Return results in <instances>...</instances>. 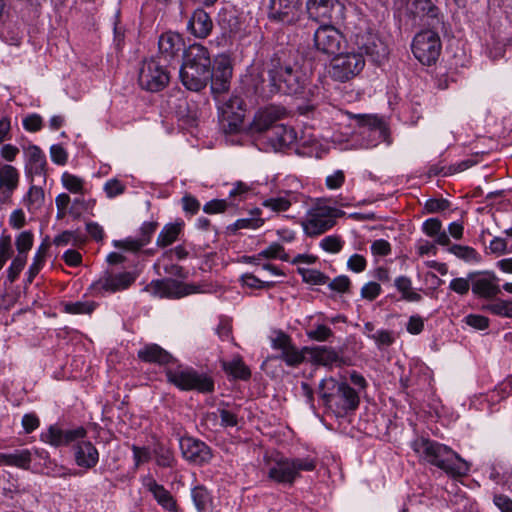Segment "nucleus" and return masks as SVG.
Here are the masks:
<instances>
[{
    "label": "nucleus",
    "instance_id": "f257e3e1",
    "mask_svg": "<svg viewBox=\"0 0 512 512\" xmlns=\"http://www.w3.org/2000/svg\"><path fill=\"white\" fill-rule=\"evenodd\" d=\"M412 448L420 458L452 477L464 476L469 471L468 463L444 444L427 438H417L412 442Z\"/></svg>",
    "mask_w": 512,
    "mask_h": 512
},
{
    "label": "nucleus",
    "instance_id": "f03ea898",
    "mask_svg": "<svg viewBox=\"0 0 512 512\" xmlns=\"http://www.w3.org/2000/svg\"><path fill=\"white\" fill-rule=\"evenodd\" d=\"M318 394L325 407L336 416H344L355 411L360 403L358 393L345 381H337L333 377L322 379L318 386Z\"/></svg>",
    "mask_w": 512,
    "mask_h": 512
},
{
    "label": "nucleus",
    "instance_id": "7ed1b4c3",
    "mask_svg": "<svg viewBox=\"0 0 512 512\" xmlns=\"http://www.w3.org/2000/svg\"><path fill=\"white\" fill-rule=\"evenodd\" d=\"M317 460L313 457H280L268 463L269 480L285 486H292L301 477L302 472L316 469Z\"/></svg>",
    "mask_w": 512,
    "mask_h": 512
},
{
    "label": "nucleus",
    "instance_id": "20e7f679",
    "mask_svg": "<svg viewBox=\"0 0 512 512\" xmlns=\"http://www.w3.org/2000/svg\"><path fill=\"white\" fill-rule=\"evenodd\" d=\"M165 375L170 384L182 391L197 390L201 393H209L214 390L212 379L191 367L179 365L175 368H167Z\"/></svg>",
    "mask_w": 512,
    "mask_h": 512
},
{
    "label": "nucleus",
    "instance_id": "39448f33",
    "mask_svg": "<svg viewBox=\"0 0 512 512\" xmlns=\"http://www.w3.org/2000/svg\"><path fill=\"white\" fill-rule=\"evenodd\" d=\"M170 81V73L161 58L144 59L138 71V83L144 90L158 92L163 90Z\"/></svg>",
    "mask_w": 512,
    "mask_h": 512
},
{
    "label": "nucleus",
    "instance_id": "423d86ee",
    "mask_svg": "<svg viewBox=\"0 0 512 512\" xmlns=\"http://www.w3.org/2000/svg\"><path fill=\"white\" fill-rule=\"evenodd\" d=\"M273 81L279 86V93L296 95L302 93L306 76L296 65L284 64L280 61H272Z\"/></svg>",
    "mask_w": 512,
    "mask_h": 512
},
{
    "label": "nucleus",
    "instance_id": "0eeeda50",
    "mask_svg": "<svg viewBox=\"0 0 512 512\" xmlns=\"http://www.w3.org/2000/svg\"><path fill=\"white\" fill-rule=\"evenodd\" d=\"M365 60L363 54L356 52L337 53L334 55L328 74L332 79L339 82H346L357 76L364 68Z\"/></svg>",
    "mask_w": 512,
    "mask_h": 512
},
{
    "label": "nucleus",
    "instance_id": "6e6552de",
    "mask_svg": "<svg viewBox=\"0 0 512 512\" xmlns=\"http://www.w3.org/2000/svg\"><path fill=\"white\" fill-rule=\"evenodd\" d=\"M358 134L361 137V147L373 148L388 140V129L384 122L372 115H355Z\"/></svg>",
    "mask_w": 512,
    "mask_h": 512
},
{
    "label": "nucleus",
    "instance_id": "1a4fd4ad",
    "mask_svg": "<svg viewBox=\"0 0 512 512\" xmlns=\"http://www.w3.org/2000/svg\"><path fill=\"white\" fill-rule=\"evenodd\" d=\"M441 51L439 35L433 30H424L415 35L412 42L414 56L424 65L436 62Z\"/></svg>",
    "mask_w": 512,
    "mask_h": 512
},
{
    "label": "nucleus",
    "instance_id": "9d476101",
    "mask_svg": "<svg viewBox=\"0 0 512 512\" xmlns=\"http://www.w3.org/2000/svg\"><path fill=\"white\" fill-rule=\"evenodd\" d=\"M271 347L280 352L276 358L285 362L287 366L297 367L305 360V347L302 350L298 349L290 336L282 331L276 332L271 338Z\"/></svg>",
    "mask_w": 512,
    "mask_h": 512
},
{
    "label": "nucleus",
    "instance_id": "9b49d317",
    "mask_svg": "<svg viewBox=\"0 0 512 512\" xmlns=\"http://www.w3.org/2000/svg\"><path fill=\"white\" fill-rule=\"evenodd\" d=\"M136 277L131 272H104L98 280L92 283L91 289L97 295L112 294L127 289Z\"/></svg>",
    "mask_w": 512,
    "mask_h": 512
},
{
    "label": "nucleus",
    "instance_id": "f8f14e48",
    "mask_svg": "<svg viewBox=\"0 0 512 512\" xmlns=\"http://www.w3.org/2000/svg\"><path fill=\"white\" fill-rule=\"evenodd\" d=\"M355 43L360 53L366 54L375 64H382L389 55L387 44L375 33H360L356 35Z\"/></svg>",
    "mask_w": 512,
    "mask_h": 512
},
{
    "label": "nucleus",
    "instance_id": "ddd939ff",
    "mask_svg": "<svg viewBox=\"0 0 512 512\" xmlns=\"http://www.w3.org/2000/svg\"><path fill=\"white\" fill-rule=\"evenodd\" d=\"M302 0H270L269 19L283 24H294L302 14Z\"/></svg>",
    "mask_w": 512,
    "mask_h": 512
},
{
    "label": "nucleus",
    "instance_id": "4468645a",
    "mask_svg": "<svg viewBox=\"0 0 512 512\" xmlns=\"http://www.w3.org/2000/svg\"><path fill=\"white\" fill-rule=\"evenodd\" d=\"M337 210L319 207L314 209L303 223V229L308 236H318L331 229L336 221Z\"/></svg>",
    "mask_w": 512,
    "mask_h": 512
},
{
    "label": "nucleus",
    "instance_id": "2eb2a0df",
    "mask_svg": "<svg viewBox=\"0 0 512 512\" xmlns=\"http://www.w3.org/2000/svg\"><path fill=\"white\" fill-rule=\"evenodd\" d=\"M343 42V35L332 25H322L314 33L316 50L326 55H336Z\"/></svg>",
    "mask_w": 512,
    "mask_h": 512
},
{
    "label": "nucleus",
    "instance_id": "dca6fc26",
    "mask_svg": "<svg viewBox=\"0 0 512 512\" xmlns=\"http://www.w3.org/2000/svg\"><path fill=\"white\" fill-rule=\"evenodd\" d=\"M154 293L161 298L179 299L194 293H202L199 285L187 284L167 278L153 282Z\"/></svg>",
    "mask_w": 512,
    "mask_h": 512
},
{
    "label": "nucleus",
    "instance_id": "f3484780",
    "mask_svg": "<svg viewBox=\"0 0 512 512\" xmlns=\"http://www.w3.org/2000/svg\"><path fill=\"white\" fill-rule=\"evenodd\" d=\"M87 431L83 427L62 429L58 425H51L40 435L41 441L54 447L67 446L75 441L86 438Z\"/></svg>",
    "mask_w": 512,
    "mask_h": 512
},
{
    "label": "nucleus",
    "instance_id": "a211bd4d",
    "mask_svg": "<svg viewBox=\"0 0 512 512\" xmlns=\"http://www.w3.org/2000/svg\"><path fill=\"white\" fill-rule=\"evenodd\" d=\"M214 63V67H211V77H209L211 91L214 95H221L230 87L232 66L229 58L225 55L218 56Z\"/></svg>",
    "mask_w": 512,
    "mask_h": 512
},
{
    "label": "nucleus",
    "instance_id": "6ab92c4d",
    "mask_svg": "<svg viewBox=\"0 0 512 512\" xmlns=\"http://www.w3.org/2000/svg\"><path fill=\"white\" fill-rule=\"evenodd\" d=\"M179 445L183 457L195 465L208 463L212 457L211 449L201 440L192 437H182Z\"/></svg>",
    "mask_w": 512,
    "mask_h": 512
},
{
    "label": "nucleus",
    "instance_id": "aec40b11",
    "mask_svg": "<svg viewBox=\"0 0 512 512\" xmlns=\"http://www.w3.org/2000/svg\"><path fill=\"white\" fill-rule=\"evenodd\" d=\"M472 292L481 298H493L500 293L499 279L493 272H471Z\"/></svg>",
    "mask_w": 512,
    "mask_h": 512
},
{
    "label": "nucleus",
    "instance_id": "412c9836",
    "mask_svg": "<svg viewBox=\"0 0 512 512\" xmlns=\"http://www.w3.org/2000/svg\"><path fill=\"white\" fill-rule=\"evenodd\" d=\"M244 101L239 96H231L228 100L224 101L221 109L223 121L226 132H237L243 122L244 118Z\"/></svg>",
    "mask_w": 512,
    "mask_h": 512
},
{
    "label": "nucleus",
    "instance_id": "4be33fe9",
    "mask_svg": "<svg viewBox=\"0 0 512 512\" xmlns=\"http://www.w3.org/2000/svg\"><path fill=\"white\" fill-rule=\"evenodd\" d=\"M309 353L311 361L317 365H321L332 369L333 367H342L346 365V361L340 350L331 346H315L305 347Z\"/></svg>",
    "mask_w": 512,
    "mask_h": 512
},
{
    "label": "nucleus",
    "instance_id": "5701e85b",
    "mask_svg": "<svg viewBox=\"0 0 512 512\" xmlns=\"http://www.w3.org/2000/svg\"><path fill=\"white\" fill-rule=\"evenodd\" d=\"M179 77L181 83L186 89L198 92L206 87L209 82V77H211V73L182 63L179 70Z\"/></svg>",
    "mask_w": 512,
    "mask_h": 512
},
{
    "label": "nucleus",
    "instance_id": "b1692460",
    "mask_svg": "<svg viewBox=\"0 0 512 512\" xmlns=\"http://www.w3.org/2000/svg\"><path fill=\"white\" fill-rule=\"evenodd\" d=\"M19 171L10 164L0 165V202L7 203L19 186Z\"/></svg>",
    "mask_w": 512,
    "mask_h": 512
},
{
    "label": "nucleus",
    "instance_id": "393cba45",
    "mask_svg": "<svg viewBox=\"0 0 512 512\" xmlns=\"http://www.w3.org/2000/svg\"><path fill=\"white\" fill-rule=\"evenodd\" d=\"M158 227V223L144 222L140 227V235L137 238L128 237L125 240H115L113 245L116 248H122L125 250L136 252L142 247L146 246L151 241V237Z\"/></svg>",
    "mask_w": 512,
    "mask_h": 512
},
{
    "label": "nucleus",
    "instance_id": "a878e982",
    "mask_svg": "<svg viewBox=\"0 0 512 512\" xmlns=\"http://www.w3.org/2000/svg\"><path fill=\"white\" fill-rule=\"evenodd\" d=\"M75 462L79 467L91 469L95 467L99 461V453L92 442L85 438L73 443Z\"/></svg>",
    "mask_w": 512,
    "mask_h": 512
},
{
    "label": "nucleus",
    "instance_id": "bb28decb",
    "mask_svg": "<svg viewBox=\"0 0 512 512\" xmlns=\"http://www.w3.org/2000/svg\"><path fill=\"white\" fill-rule=\"evenodd\" d=\"M183 63L211 73L212 61L209 50L202 44L190 45L183 54Z\"/></svg>",
    "mask_w": 512,
    "mask_h": 512
},
{
    "label": "nucleus",
    "instance_id": "cd10ccee",
    "mask_svg": "<svg viewBox=\"0 0 512 512\" xmlns=\"http://www.w3.org/2000/svg\"><path fill=\"white\" fill-rule=\"evenodd\" d=\"M143 485L163 509L170 512H177L178 506L176 500L163 485L158 484L151 476H147L143 479Z\"/></svg>",
    "mask_w": 512,
    "mask_h": 512
},
{
    "label": "nucleus",
    "instance_id": "c85d7f7f",
    "mask_svg": "<svg viewBox=\"0 0 512 512\" xmlns=\"http://www.w3.org/2000/svg\"><path fill=\"white\" fill-rule=\"evenodd\" d=\"M283 115L284 109L282 108L276 106L266 107L256 113L251 129L254 132L269 133L271 128L276 125L275 122L281 119Z\"/></svg>",
    "mask_w": 512,
    "mask_h": 512
},
{
    "label": "nucleus",
    "instance_id": "c756f323",
    "mask_svg": "<svg viewBox=\"0 0 512 512\" xmlns=\"http://www.w3.org/2000/svg\"><path fill=\"white\" fill-rule=\"evenodd\" d=\"M249 85L254 94L262 99H269L274 94L279 93V86L273 81V67L268 70V79L264 78L263 73L251 74Z\"/></svg>",
    "mask_w": 512,
    "mask_h": 512
},
{
    "label": "nucleus",
    "instance_id": "7c9ffc66",
    "mask_svg": "<svg viewBox=\"0 0 512 512\" xmlns=\"http://www.w3.org/2000/svg\"><path fill=\"white\" fill-rule=\"evenodd\" d=\"M184 46L183 38L180 34L174 32H166L159 37L158 48L162 55L161 61L168 62L176 56Z\"/></svg>",
    "mask_w": 512,
    "mask_h": 512
},
{
    "label": "nucleus",
    "instance_id": "2f4dec72",
    "mask_svg": "<svg viewBox=\"0 0 512 512\" xmlns=\"http://www.w3.org/2000/svg\"><path fill=\"white\" fill-rule=\"evenodd\" d=\"M188 30L198 38H206L212 31L213 22L206 11L197 8L187 24Z\"/></svg>",
    "mask_w": 512,
    "mask_h": 512
},
{
    "label": "nucleus",
    "instance_id": "473e14b6",
    "mask_svg": "<svg viewBox=\"0 0 512 512\" xmlns=\"http://www.w3.org/2000/svg\"><path fill=\"white\" fill-rule=\"evenodd\" d=\"M26 169L29 174L43 175L47 165L46 156L36 145H30L24 149Z\"/></svg>",
    "mask_w": 512,
    "mask_h": 512
},
{
    "label": "nucleus",
    "instance_id": "72a5a7b5",
    "mask_svg": "<svg viewBox=\"0 0 512 512\" xmlns=\"http://www.w3.org/2000/svg\"><path fill=\"white\" fill-rule=\"evenodd\" d=\"M268 139L275 150L288 147L296 140V132L293 128L287 127L283 124L275 125L268 133Z\"/></svg>",
    "mask_w": 512,
    "mask_h": 512
},
{
    "label": "nucleus",
    "instance_id": "f704fd0d",
    "mask_svg": "<svg viewBox=\"0 0 512 512\" xmlns=\"http://www.w3.org/2000/svg\"><path fill=\"white\" fill-rule=\"evenodd\" d=\"M138 358L144 362L156 363L159 365H166L171 363L173 356L157 344H148L141 348L138 353Z\"/></svg>",
    "mask_w": 512,
    "mask_h": 512
},
{
    "label": "nucleus",
    "instance_id": "c9c22d12",
    "mask_svg": "<svg viewBox=\"0 0 512 512\" xmlns=\"http://www.w3.org/2000/svg\"><path fill=\"white\" fill-rule=\"evenodd\" d=\"M298 202V194L293 191H283L277 196H272L262 202L264 208L275 213L286 212L293 203Z\"/></svg>",
    "mask_w": 512,
    "mask_h": 512
},
{
    "label": "nucleus",
    "instance_id": "e433bc0d",
    "mask_svg": "<svg viewBox=\"0 0 512 512\" xmlns=\"http://www.w3.org/2000/svg\"><path fill=\"white\" fill-rule=\"evenodd\" d=\"M338 5V0H307L306 2L308 14L315 20L332 18V11Z\"/></svg>",
    "mask_w": 512,
    "mask_h": 512
},
{
    "label": "nucleus",
    "instance_id": "4c0bfd02",
    "mask_svg": "<svg viewBox=\"0 0 512 512\" xmlns=\"http://www.w3.org/2000/svg\"><path fill=\"white\" fill-rule=\"evenodd\" d=\"M410 10L416 16L430 19L429 25H435L440 22L439 8L431 0H413Z\"/></svg>",
    "mask_w": 512,
    "mask_h": 512
},
{
    "label": "nucleus",
    "instance_id": "58836bf2",
    "mask_svg": "<svg viewBox=\"0 0 512 512\" xmlns=\"http://www.w3.org/2000/svg\"><path fill=\"white\" fill-rule=\"evenodd\" d=\"M423 232L434 238L436 244L441 246H448L450 238L445 230L442 229V223L438 218H429L422 225Z\"/></svg>",
    "mask_w": 512,
    "mask_h": 512
},
{
    "label": "nucleus",
    "instance_id": "ea45409f",
    "mask_svg": "<svg viewBox=\"0 0 512 512\" xmlns=\"http://www.w3.org/2000/svg\"><path fill=\"white\" fill-rule=\"evenodd\" d=\"M191 498L197 512H212L213 497L210 491L203 485H197L191 490Z\"/></svg>",
    "mask_w": 512,
    "mask_h": 512
},
{
    "label": "nucleus",
    "instance_id": "a19ab883",
    "mask_svg": "<svg viewBox=\"0 0 512 512\" xmlns=\"http://www.w3.org/2000/svg\"><path fill=\"white\" fill-rule=\"evenodd\" d=\"M32 461L28 449L16 450L13 453H0V464L27 469Z\"/></svg>",
    "mask_w": 512,
    "mask_h": 512
},
{
    "label": "nucleus",
    "instance_id": "79ce46f5",
    "mask_svg": "<svg viewBox=\"0 0 512 512\" xmlns=\"http://www.w3.org/2000/svg\"><path fill=\"white\" fill-rule=\"evenodd\" d=\"M183 222L166 224L159 233L156 244L159 247H167L175 242L182 230Z\"/></svg>",
    "mask_w": 512,
    "mask_h": 512
},
{
    "label": "nucleus",
    "instance_id": "37998d69",
    "mask_svg": "<svg viewBox=\"0 0 512 512\" xmlns=\"http://www.w3.org/2000/svg\"><path fill=\"white\" fill-rule=\"evenodd\" d=\"M44 200L45 195L43 189L41 187L32 185L25 195L23 202L28 211L34 214L42 208Z\"/></svg>",
    "mask_w": 512,
    "mask_h": 512
},
{
    "label": "nucleus",
    "instance_id": "c03bdc74",
    "mask_svg": "<svg viewBox=\"0 0 512 512\" xmlns=\"http://www.w3.org/2000/svg\"><path fill=\"white\" fill-rule=\"evenodd\" d=\"M394 285L401 293V298L407 302H419L422 296L413 290L412 281L407 276H399L395 279Z\"/></svg>",
    "mask_w": 512,
    "mask_h": 512
},
{
    "label": "nucleus",
    "instance_id": "a18cd8bd",
    "mask_svg": "<svg viewBox=\"0 0 512 512\" xmlns=\"http://www.w3.org/2000/svg\"><path fill=\"white\" fill-rule=\"evenodd\" d=\"M222 367L226 373L236 379L247 380L251 375L249 368L240 357L234 358L231 361H223Z\"/></svg>",
    "mask_w": 512,
    "mask_h": 512
},
{
    "label": "nucleus",
    "instance_id": "49530a36",
    "mask_svg": "<svg viewBox=\"0 0 512 512\" xmlns=\"http://www.w3.org/2000/svg\"><path fill=\"white\" fill-rule=\"evenodd\" d=\"M448 251L467 263L477 264L481 261V255L470 246L454 244Z\"/></svg>",
    "mask_w": 512,
    "mask_h": 512
},
{
    "label": "nucleus",
    "instance_id": "de8ad7c7",
    "mask_svg": "<svg viewBox=\"0 0 512 512\" xmlns=\"http://www.w3.org/2000/svg\"><path fill=\"white\" fill-rule=\"evenodd\" d=\"M47 247L42 244L37 249L34 257L33 262L29 266L28 272H27V283L31 284L36 277V275L39 273V271L42 269L45 257H46Z\"/></svg>",
    "mask_w": 512,
    "mask_h": 512
},
{
    "label": "nucleus",
    "instance_id": "09e8293b",
    "mask_svg": "<svg viewBox=\"0 0 512 512\" xmlns=\"http://www.w3.org/2000/svg\"><path fill=\"white\" fill-rule=\"evenodd\" d=\"M61 183L63 187L71 193L84 194L85 192L84 179L69 172H64L61 175Z\"/></svg>",
    "mask_w": 512,
    "mask_h": 512
},
{
    "label": "nucleus",
    "instance_id": "8fccbe9b",
    "mask_svg": "<svg viewBox=\"0 0 512 512\" xmlns=\"http://www.w3.org/2000/svg\"><path fill=\"white\" fill-rule=\"evenodd\" d=\"M297 272L301 275L304 282L313 284V285H323L326 284L329 278L316 269H308L299 267Z\"/></svg>",
    "mask_w": 512,
    "mask_h": 512
},
{
    "label": "nucleus",
    "instance_id": "3c124183",
    "mask_svg": "<svg viewBox=\"0 0 512 512\" xmlns=\"http://www.w3.org/2000/svg\"><path fill=\"white\" fill-rule=\"evenodd\" d=\"M260 256L263 259H279L285 262H289V255L285 252L284 247L277 242L271 243L267 248L260 252Z\"/></svg>",
    "mask_w": 512,
    "mask_h": 512
},
{
    "label": "nucleus",
    "instance_id": "603ef678",
    "mask_svg": "<svg viewBox=\"0 0 512 512\" xmlns=\"http://www.w3.org/2000/svg\"><path fill=\"white\" fill-rule=\"evenodd\" d=\"M306 335L310 340L324 342L333 336V331L325 324H316L314 328L307 330Z\"/></svg>",
    "mask_w": 512,
    "mask_h": 512
},
{
    "label": "nucleus",
    "instance_id": "864d4df0",
    "mask_svg": "<svg viewBox=\"0 0 512 512\" xmlns=\"http://www.w3.org/2000/svg\"><path fill=\"white\" fill-rule=\"evenodd\" d=\"M486 309L494 315L512 318V301L499 299L488 304Z\"/></svg>",
    "mask_w": 512,
    "mask_h": 512
},
{
    "label": "nucleus",
    "instance_id": "5fc2aeb1",
    "mask_svg": "<svg viewBox=\"0 0 512 512\" xmlns=\"http://www.w3.org/2000/svg\"><path fill=\"white\" fill-rule=\"evenodd\" d=\"M34 241V235L31 231L21 232L15 240V246L18 251V255H26L32 248Z\"/></svg>",
    "mask_w": 512,
    "mask_h": 512
},
{
    "label": "nucleus",
    "instance_id": "6e6d98bb",
    "mask_svg": "<svg viewBox=\"0 0 512 512\" xmlns=\"http://www.w3.org/2000/svg\"><path fill=\"white\" fill-rule=\"evenodd\" d=\"M27 256L17 255L11 262L7 270V280L10 284L16 281L19 274L26 265Z\"/></svg>",
    "mask_w": 512,
    "mask_h": 512
},
{
    "label": "nucleus",
    "instance_id": "4d7b16f0",
    "mask_svg": "<svg viewBox=\"0 0 512 512\" xmlns=\"http://www.w3.org/2000/svg\"><path fill=\"white\" fill-rule=\"evenodd\" d=\"M95 309V304L89 301L70 302L64 305V310L70 314H91Z\"/></svg>",
    "mask_w": 512,
    "mask_h": 512
},
{
    "label": "nucleus",
    "instance_id": "13d9d810",
    "mask_svg": "<svg viewBox=\"0 0 512 512\" xmlns=\"http://www.w3.org/2000/svg\"><path fill=\"white\" fill-rule=\"evenodd\" d=\"M217 415L220 416L219 426L223 428L235 427L238 425V415L233 410L218 407Z\"/></svg>",
    "mask_w": 512,
    "mask_h": 512
},
{
    "label": "nucleus",
    "instance_id": "bf43d9fd",
    "mask_svg": "<svg viewBox=\"0 0 512 512\" xmlns=\"http://www.w3.org/2000/svg\"><path fill=\"white\" fill-rule=\"evenodd\" d=\"M320 247L329 253H338L343 247V241L339 236L330 235L320 241Z\"/></svg>",
    "mask_w": 512,
    "mask_h": 512
},
{
    "label": "nucleus",
    "instance_id": "052dcab7",
    "mask_svg": "<svg viewBox=\"0 0 512 512\" xmlns=\"http://www.w3.org/2000/svg\"><path fill=\"white\" fill-rule=\"evenodd\" d=\"M264 224V220L259 217H249V218H242L238 219L234 222V224L231 226V229L236 231L239 229H257L261 227Z\"/></svg>",
    "mask_w": 512,
    "mask_h": 512
},
{
    "label": "nucleus",
    "instance_id": "680f3d73",
    "mask_svg": "<svg viewBox=\"0 0 512 512\" xmlns=\"http://www.w3.org/2000/svg\"><path fill=\"white\" fill-rule=\"evenodd\" d=\"M103 189H104V192L106 193V196L111 199V198H114L116 196L123 194L125 192L126 187L120 180L113 178V179H109L104 184Z\"/></svg>",
    "mask_w": 512,
    "mask_h": 512
},
{
    "label": "nucleus",
    "instance_id": "e2e57ef3",
    "mask_svg": "<svg viewBox=\"0 0 512 512\" xmlns=\"http://www.w3.org/2000/svg\"><path fill=\"white\" fill-rule=\"evenodd\" d=\"M11 237L8 235L0 236V270L4 267L7 260L12 256Z\"/></svg>",
    "mask_w": 512,
    "mask_h": 512
},
{
    "label": "nucleus",
    "instance_id": "0e129e2a",
    "mask_svg": "<svg viewBox=\"0 0 512 512\" xmlns=\"http://www.w3.org/2000/svg\"><path fill=\"white\" fill-rule=\"evenodd\" d=\"M241 281L243 285L254 288V289H264V288H271L274 283L269 281H262L258 277H256L253 274L246 273L241 276Z\"/></svg>",
    "mask_w": 512,
    "mask_h": 512
},
{
    "label": "nucleus",
    "instance_id": "69168bd1",
    "mask_svg": "<svg viewBox=\"0 0 512 512\" xmlns=\"http://www.w3.org/2000/svg\"><path fill=\"white\" fill-rule=\"evenodd\" d=\"M471 280L470 273L467 275V278L459 277L451 280L449 284V289L454 291L459 295H466L470 289Z\"/></svg>",
    "mask_w": 512,
    "mask_h": 512
},
{
    "label": "nucleus",
    "instance_id": "338daca9",
    "mask_svg": "<svg viewBox=\"0 0 512 512\" xmlns=\"http://www.w3.org/2000/svg\"><path fill=\"white\" fill-rule=\"evenodd\" d=\"M381 291L382 288L379 283L370 281L363 285L360 294L363 299L373 301L380 295Z\"/></svg>",
    "mask_w": 512,
    "mask_h": 512
},
{
    "label": "nucleus",
    "instance_id": "774afa93",
    "mask_svg": "<svg viewBox=\"0 0 512 512\" xmlns=\"http://www.w3.org/2000/svg\"><path fill=\"white\" fill-rule=\"evenodd\" d=\"M367 267V260L363 255L353 254L347 260L348 270L354 273H361Z\"/></svg>",
    "mask_w": 512,
    "mask_h": 512
}]
</instances>
